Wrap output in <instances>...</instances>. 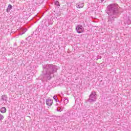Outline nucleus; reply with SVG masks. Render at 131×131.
I'll use <instances>...</instances> for the list:
<instances>
[{"mask_svg": "<svg viewBox=\"0 0 131 131\" xmlns=\"http://www.w3.org/2000/svg\"><path fill=\"white\" fill-rule=\"evenodd\" d=\"M57 111H58V112H62V111H63V109H62V108L59 106L57 107Z\"/></svg>", "mask_w": 131, "mask_h": 131, "instance_id": "14", "label": "nucleus"}, {"mask_svg": "<svg viewBox=\"0 0 131 131\" xmlns=\"http://www.w3.org/2000/svg\"><path fill=\"white\" fill-rule=\"evenodd\" d=\"M97 101V94L95 91H92L89 98L86 100V103H94Z\"/></svg>", "mask_w": 131, "mask_h": 131, "instance_id": "3", "label": "nucleus"}, {"mask_svg": "<svg viewBox=\"0 0 131 131\" xmlns=\"http://www.w3.org/2000/svg\"><path fill=\"white\" fill-rule=\"evenodd\" d=\"M8 119H10V116H8Z\"/></svg>", "mask_w": 131, "mask_h": 131, "instance_id": "21", "label": "nucleus"}, {"mask_svg": "<svg viewBox=\"0 0 131 131\" xmlns=\"http://www.w3.org/2000/svg\"><path fill=\"white\" fill-rule=\"evenodd\" d=\"M127 24H128V25L131 24V19H129V18H128V19L127 20Z\"/></svg>", "mask_w": 131, "mask_h": 131, "instance_id": "15", "label": "nucleus"}, {"mask_svg": "<svg viewBox=\"0 0 131 131\" xmlns=\"http://www.w3.org/2000/svg\"><path fill=\"white\" fill-rule=\"evenodd\" d=\"M7 99H8L7 95H2V100H3V101H7Z\"/></svg>", "mask_w": 131, "mask_h": 131, "instance_id": "11", "label": "nucleus"}, {"mask_svg": "<svg viewBox=\"0 0 131 131\" xmlns=\"http://www.w3.org/2000/svg\"><path fill=\"white\" fill-rule=\"evenodd\" d=\"M51 24H53V23H51Z\"/></svg>", "mask_w": 131, "mask_h": 131, "instance_id": "22", "label": "nucleus"}, {"mask_svg": "<svg viewBox=\"0 0 131 131\" xmlns=\"http://www.w3.org/2000/svg\"><path fill=\"white\" fill-rule=\"evenodd\" d=\"M84 30L83 27L81 25H78L76 26V31L78 33H82Z\"/></svg>", "mask_w": 131, "mask_h": 131, "instance_id": "4", "label": "nucleus"}, {"mask_svg": "<svg viewBox=\"0 0 131 131\" xmlns=\"http://www.w3.org/2000/svg\"><path fill=\"white\" fill-rule=\"evenodd\" d=\"M46 104L47 106H52L53 105V100L51 99H48L46 100Z\"/></svg>", "mask_w": 131, "mask_h": 131, "instance_id": "5", "label": "nucleus"}, {"mask_svg": "<svg viewBox=\"0 0 131 131\" xmlns=\"http://www.w3.org/2000/svg\"><path fill=\"white\" fill-rule=\"evenodd\" d=\"M4 119V116L0 114V121H2Z\"/></svg>", "mask_w": 131, "mask_h": 131, "instance_id": "17", "label": "nucleus"}, {"mask_svg": "<svg viewBox=\"0 0 131 131\" xmlns=\"http://www.w3.org/2000/svg\"><path fill=\"white\" fill-rule=\"evenodd\" d=\"M76 7L78 9H81V8H83V3H80L79 4H76Z\"/></svg>", "mask_w": 131, "mask_h": 131, "instance_id": "8", "label": "nucleus"}, {"mask_svg": "<svg viewBox=\"0 0 131 131\" xmlns=\"http://www.w3.org/2000/svg\"><path fill=\"white\" fill-rule=\"evenodd\" d=\"M27 31V29H24L22 32H19V35H22L23 34H24V33H25V32H26Z\"/></svg>", "mask_w": 131, "mask_h": 131, "instance_id": "12", "label": "nucleus"}, {"mask_svg": "<svg viewBox=\"0 0 131 131\" xmlns=\"http://www.w3.org/2000/svg\"><path fill=\"white\" fill-rule=\"evenodd\" d=\"M54 4L56 7H57V8H60V3L59 2V1H55Z\"/></svg>", "mask_w": 131, "mask_h": 131, "instance_id": "9", "label": "nucleus"}, {"mask_svg": "<svg viewBox=\"0 0 131 131\" xmlns=\"http://www.w3.org/2000/svg\"><path fill=\"white\" fill-rule=\"evenodd\" d=\"M106 13L108 15V22H114L115 19L118 17L119 10H118V5L116 4H111L109 5L106 9Z\"/></svg>", "mask_w": 131, "mask_h": 131, "instance_id": "2", "label": "nucleus"}, {"mask_svg": "<svg viewBox=\"0 0 131 131\" xmlns=\"http://www.w3.org/2000/svg\"><path fill=\"white\" fill-rule=\"evenodd\" d=\"M0 111L1 113H6L7 112V108L6 107H3L1 108Z\"/></svg>", "mask_w": 131, "mask_h": 131, "instance_id": "7", "label": "nucleus"}, {"mask_svg": "<svg viewBox=\"0 0 131 131\" xmlns=\"http://www.w3.org/2000/svg\"><path fill=\"white\" fill-rule=\"evenodd\" d=\"M42 69L43 70L40 78L42 81H48L52 78L51 74L57 73L58 67L53 64H43Z\"/></svg>", "mask_w": 131, "mask_h": 131, "instance_id": "1", "label": "nucleus"}, {"mask_svg": "<svg viewBox=\"0 0 131 131\" xmlns=\"http://www.w3.org/2000/svg\"><path fill=\"white\" fill-rule=\"evenodd\" d=\"M12 9L13 6L11 4H9L6 9V12H7V13H10V11H11V10Z\"/></svg>", "mask_w": 131, "mask_h": 131, "instance_id": "6", "label": "nucleus"}, {"mask_svg": "<svg viewBox=\"0 0 131 131\" xmlns=\"http://www.w3.org/2000/svg\"><path fill=\"white\" fill-rule=\"evenodd\" d=\"M53 99L55 101V102H60V100H59V99H58V96H57V95H54L53 96Z\"/></svg>", "mask_w": 131, "mask_h": 131, "instance_id": "10", "label": "nucleus"}, {"mask_svg": "<svg viewBox=\"0 0 131 131\" xmlns=\"http://www.w3.org/2000/svg\"><path fill=\"white\" fill-rule=\"evenodd\" d=\"M14 46H17V43H14Z\"/></svg>", "mask_w": 131, "mask_h": 131, "instance_id": "19", "label": "nucleus"}, {"mask_svg": "<svg viewBox=\"0 0 131 131\" xmlns=\"http://www.w3.org/2000/svg\"><path fill=\"white\" fill-rule=\"evenodd\" d=\"M99 59H102V57L101 56H98L97 58V60H99Z\"/></svg>", "mask_w": 131, "mask_h": 131, "instance_id": "18", "label": "nucleus"}, {"mask_svg": "<svg viewBox=\"0 0 131 131\" xmlns=\"http://www.w3.org/2000/svg\"><path fill=\"white\" fill-rule=\"evenodd\" d=\"M68 99H67V98H64V103L65 104H68Z\"/></svg>", "mask_w": 131, "mask_h": 131, "instance_id": "16", "label": "nucleus"}, {"mask_svg": "<svg viewBox=\"0 0 131 131\" xmlns=\"http://www.w3.org/2000/svg\"><path fill=\"white\" fill-rule=\"evenodd\" d=\"M101 3H103L104 2V0H101Z\"/></svg>", "mask_w": 131, "mask_h": 131, "instance_id": "20", "label": "nucleus"}, {"mask_svg": "<svg viewBox=\"0 0 131 131\" xmlns=\"http://www.w3.org/2000/svg\"><path fill=\"white\" fill-rule=\"evenodd\" d=\"M62 120H65V119H67V116H66V114H64L62 116Z\"/></svg>", "mask_w": 131, "mask_h": 131, "instance_id": "13", "label": "nucleus"}]
</instances>
